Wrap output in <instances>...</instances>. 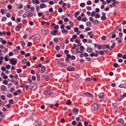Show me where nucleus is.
<instances>
[{
	"label": "nucleus",
	"instance_id": "nucleus-1",
	"mask_svg": "<svg viewBox=\"0 0 126 126\" xmlns=\"http://www.w3.org/2000/svg\"><path fill=\"white\" fill-rule=\"evenodd\" d=\"M10 62L12 65H16L17 62V60L15 58H12L10 60Z\"/></svg>",
	"mask_w": 126,
	"mask_h": 126
},
{
	"label": "nucleus",
	"instance_id": "nucleus-2",
	"mask_svg": "<svg viewBox=\"0 0 126 126\" xmlns=\"http://www.w3.org/2000/svg\"><path fill=\"white\" fill-rule=\"evenodd\" d=\"M44 94L46 95H50L52 93V92L51 90H48L45 91L44 92Z\"/></svg>",
	"mask_w": 126,
	"mask_h": 126
},
{
	"label": "nucleus",
	"instance_id": "nucleus-3",
	"mask_svg": "<svg viewBox=\"0 0 126 126\" xmlns=\"http://www.w3.org/2000/svg\"><path fill=\"white\" fill-rule=\"evenodd\" d=\"M93 108L96 111L98 109L99 107L97 104L95 103L93 104Z\"/></svg>",
	"mask_w": 126,
	"mask_h": 126
},
{
	"label": "nucleus",
	"instance_id": "nucleus-4",
	"mask_svg": "<svg viewBox=\"0 0 126 126\" xmlns=\"http://www.w3.org/2000/svg\"><path fill=\"white\" fill-rule=\"evenodd\" d=\"M36 87V86L35 85V84L34 83H33L31 84L30 88L31 89L34 90Z\"/></svg>",
	"mask_w": 126,
	"mask_h": 126
},
{
	"label": "nucleus",
	"instance_id": "nucleus-5",
	"mask_svg": "<svg viewBox=\"0 0 126 126\" xmlns=\"http://www.w3.org/2000/svg\"><path fill=\"white\" fill-rule=\"evenodd\" d=\"M58 63L60 64V66H67V64L65 63L61 62L59 61L58 62Z\"/></svg>",
	"mask_w": 126,
	"mask_h": 126
},
{
	"label": "nucleus",
	"instance_id": "nucleus-6",
	"mask_svg": "<svg viewBox=\"0 0 126 126\" xmlns=\"http://www.w3.org/2000/svg\"><path fill=\"white\" fill-rule=\"evenodd\" d=\"M21 23H20L18 25H17L16 27L15 30L17 31H19L20 29V26L21 25Z\"/></svg>",
	"mask_w": 126,
	"mask_h": 126
},
{
	"label": "nucleus",
	"instance_id": "nucleus-7",
	"mask_svg": "<svg viewBox=\"0 0 126 126\" xmlns=\"http://www.w3.org/2000/svg\"><path fill=\"white\" fill-rule=\"evenodd\" d=\"M98 55V53H95L94 52H93L90 54V56L91 57L94 56L96 57Z\"/></svg>",
	"mask_w": 126,
	"mask_h": 126
},
{
	"label": "nucleus",
	"instance_id": "nucleus-8",
	"mask_svg": "<svg viewBox=\"0 0 126 126\" xmlns=\"http://www.w3.org/2000/svg\"><path fill=\"white\" fill-rule=\"evenodd\" d=\"M119 87L121 88H124L125 89H126V83H124L120 85L119 86Z\"/></svg>",
	"mask_w": 126,
	"mask_h": 126
},
{
	"label": "nucleus",
	"instance_id": "nucleus-9",
	"mask_svg": "<svg viewBox=\"0 0 126 126\" xmlns=\"http://www.w3.org/2000/svg\"><path fill=\"white\" fill-rule=\"evenodd\" d=\"M67 70L69 71H74L75 69L73 67L70 66L67 68Z\"/></svg>",
	"mask_w": 126,
	"mask_h": 126
},
{
	"label": "nucleus",
	"instance_id": "nucleus-10",
	"mask_svg": "<svg viewBox=\"0 0 126 126\" xmlns=\"http://www.w3.org/2000/svg\"><path fill=\"white\" fill-rule=\"evenodd\" d=\"M34 37L38 40H40V39L41 37L39 34H36L34 35Z\"/></svg>",
	"mask_w": 126,
	"mask_h": 126
},
{
	"label": "nucleus",
	"instance_id": "nucleus-11",
	"mask_svg": "<svg viewBox=\"0 0 126 126\" xmlns=\"http://www.w3.org/2000/svg\"><path fill=\"white\" fill-rule=\"evenodd\" d=\"M84 94L87 96H90L91 97H93V95L92 94L89 92H86L84 93Z\"/></svg>",
	"mask_w": 126,
	"mask_h": 126
},
{
	"label": "nucleus",
	"instance_id": "nucleus-12",
	"mask_svg": "<svg viewBox=\"0 0 126 126\" xmlns=\"http://www.w3.org/2000/svg\"><path fill=\"white\" fill-rule=\"evenodd\" d=\"M48 30H44V29H42L41 30V32L43 34H46L48 33Z\"/></svg>",
	"mask_w": 126,
	"mask_h": 126
},
{
	"label": "nucleus",
	"instance_id": "nucleus-13",
	"mask_svg": "<svg viewBox=\"0 0 126 126\" xmlns=\"http://www.w3.org/2000/svg\"><path fill=\"white\" fill-rule=\"evenodd\" d=\"M41 125V123L39 121H38L35 122L34 124V125L35 126H39Z\"/></svg>",
	"mask_w": 126,
	"mask_h": 126
},
{
	"label": "nucleus",
	"instance_id": "nucleus-14",
	"mask_svg": "<svg viewBox=\"0 0 126 126\" xmlns=\"http://www.w3.org/2000/svg\"><path fill=\"white\" fill-rule=\"evenodd\" d=\"M86 50L89 53L92 52L93 50L92 48L89 47H87L86 49Z\"/></svg>",
	"mask_w": 126,
	"mask_h": 126
},
{
	"label": "nucleus",
	"instance_id": "nucleus-15",
	"mask_svg": "<svg viewBox=\"0 0 126 126\" xmlns=\"http://www.w3.org/2000/svg\"><path fill=\"white\" fill-rule=\"evenodd\" d=\"M46 68L45 67V66H43L41 68V72L42 73H43L46 71Z\"/></svg>",
	"mask_w": 126,
	"mask_h": 126
},
{
	"label": "nucleus",
	"instance_id": "nucleus-16",
	"mask_svg": "<svg viewBox=\"0 0 126 126\" xmlns=\"http://www.w3.org/2000/svg\"><path fill=\"white\" fill-rule=\"evenodd\" d=\"M1 89L3 91H5L7 89V88L4 85H2L1 87Z\"/></svg>",
	"mask_w": 126,
	"mask_h": 126
},
{
	"label": "nucleus",
	"instance_id": "nucleus-17",
	"mask_svg": "<svg viewBox=\"0 0 126 126\" xmlns=\"http://www.w3.org/2000/svg\"><path fill=\"white\" fill-rule=\"evenodd\" d=\"M104 95V94L103 93H100L98 95L99 97L100 98H102Z\"/></svg>",
	"mask_w": 126,
	"mask_h": 126
},
{
	"label": "nucleus",
	"instance_id": "nucleus-18",
	"mask_svg": "<svg viewBox=\"0 0 126 126\" xmlns=\"http://www.w3.org/2000/svg\"><path fill=\"white\" fill-rule=\"evenodd\" d=\"M58 30H55L54 31H51V33L52 35H56Z\"/></svg>",
	"mask_w": 126,
	"mask_h": 126
},
{
	"label": "nucleus",
	"instance_id": "nucleus-19",
	"mask_svg": "<svg viewBox=\"0 0 126 126\" xmlns=\"http://www.w3.org/2000/svg\"><path fill=\"white\" fill-rule=\"evenodd\" d=\"M32 1L33 3L34 4L36 3L38 4L39 3V1L38 0H32Z\"/></svg>",
	"mask_w": 126,
	"mask_h": 126
},
{
	"label": "nucleus",
	"instance_id": "nucleus-20",
	"mask_svg": "<svg viewBox=\"0 0 126 126\" xmlns=\"http://www.w3.org/2000/svg\"><path fill=\"white\" fill-rule=\"evenodd\" d=\"M88 35L90 36V37L91 38H93V35L92 33V32H88Z\"/></svg>",
	"mask_w": 126,
	"mask_h": 126
},
{
	"label": "nucleus",
	"instance_id": "nucleus-21",
	"mask_svg": "<svg viewBox=\"0 0 126 126\" xmlns=\"http://www.w3.org/2000/svg\"><path fill=\"white\" fill-rule=\"evenodd\" d=\"M99 23V21L97 20H96L95 21H93L92 23L94 25H97Z\"/></svg>",
	"mask_w": 126,
	"mask_h": 126
},
{
	"label": "nucleus",
	"instance_id": "nucleus-22",
	"mask_svg": "<svg viewBox=\"0 0 126 126\" xmlns=\"http://www.w3.org/2000/svg\"><path fill=\"white\" fill-rule=\"evenodd\" d=\"M119 122H120V123L121 124L123 125L124 123V121L122 119L120 118L119 119Z\"/></svg>",
	"mask_w": 126,
	"mask_h": 126
},
{
	"label": "nucleus",
	"instance_id": "nucleus-23",
	"mask_svg": "<svg viewBox=\"0 0 126 126\" xmlns=\"http://www.w3.org/2000/svg\"><path fill=\"white\" fill-rule=\"evenodd\" d=\"M116 104V103H114L112 105V106L113 108H114V110H116L117 109V107Z\"/></svg>",
	"mask_w": 126,
	"mask_h": 126
},
{
	"label": "nucleus",
	"instance_id": "nucleus-24",
	"mask_svg": "<svg viewBox=\"0 0 126 126\" xmlns=\"http://www.w3.org/2000/svg\"><path fill=\"white\" fill-rule=\"evenodd\" d=\"M46 5L45 4H42L40 5V7L41 9L46 7Z\"/></svg>",
	"mask_w": 126,
	"mask_h": 126
},
{
	"label": "nucleus",
	"instance_id": "nucleus-25",
	"mask_svg": "<svg viewBox=\"0 0 126 126\" xmlns=\"http://www.w3.org/2000/svg\"><path fill=\"white\" fill-rule=\"evenodd\" d=\"M79 111V109L76 108H74L73 110V111L74 112H78Z\"/></svg>",
	"mask_w": 126,
	"mask_h": 126
},
{
	"label": "nucleus",
	"instance_id": "nucleus-26",
	"mask_svg": "<svg viewBox=\"0 0 126 126\" xmlns=\"http://www.w3.org/2000/svg\"><path fill=\"white\" fill-rule=\"evenodd\" d=\"M80 14V12L79 11L76 12H75V17L76 18L77 17V16H78Z\"/></svg>",
	"mask_w": 126,
	"mask_h": 126
},
{
	"label": "nucleus",
	"instance_id": "nucleus-27",
	"mask_svg": "<svg viewBox=\"0 0 126 126\" xmlns=\"http://www.w3.org/2000/svg\"><path fill=\"white\" fill-rule=\"evenodd\" d=\"M27 60L26 59H24L21 60V63L23 64H25L26 63Z\"/></svg>",
	"mask_w": 126,
	"mask_h": 126
},
{
	"label": "nucleus",
	"instance_id": "nucleus-28",
	"mask_svg": "<svg viewBox=\"0 0 126 126\" xmlns=\"http://www.w3.org/2000/svg\"><path fill=\"white\" fill-rule=\"evenodd\" d=\"M20 42L22 45V47H24L26 45L25 43L23 41H21Z\"/></svg>",
	"mask_w": 126,
	"mask_h": 126
},
{
	"label": "nucleus",
	"instance_id": "nucleus-29",
	"mask_svg": "<svg viewBox=\"0 0 126 126\" xmlns=\"http://www.w3.org/2000/svg\"><path fill=\"white\" fill-rule=\"evenodd\" d=\"M69 24L70 25V26L71 27H72L74 25V23L71 20L69 21Z\"/></svg>",
	"mask_w": 126,
	"mask_h": 126
},
{
	"label": "nucleus",
	"instance_id": "nucleus-30",
	"mask_svg": "<svg viewBox=\"0 0 126 126\" xmlns=\"http://www.w3.org/2000/svg\"><path fill=\"white\" fill-rule=\"evenodd\" d=\"M105 47L107 48H108L110 50L112 49L110 47V45L108 44L105 45Z\"/></svg>",
	"mask_w": 126,
	"mask_h": 126
},
{
	"label": "nucleus",
	"instance_id": "nucleus-31",
	"mask_svg": "<svg viewBox=\"0 0 126 126\" xmlns=\"http://www.w3.org/2000/svg\"><path fill=\"white\" fill-rule=\"evenodd\" d=\"M23 6L22 4H19L17 7V8L19 9H21L23 8Z\"/></svg>",
	"mask_w": 126,
	"mask_h": 126
},
{
	"label": "nucleus",
	"instance_id": "nucleus-32",
	"mask_svg": "<svg viewBox=\"0 0 126 126\" xmlns=\"http://www.w3.org/2000/svg\"><path fill=\"white\" fill-rule=\"evenodd\" d=\"M80 6L81 7H83L85 6V4L84 2L80 4Z\"/></svg>",
	"mask_w": 126,
	"mask_h": 126
},
{
	"label": "nucleus",
	"instance_id": "nucleus-33",
	"mask_svg": "<svg viewBox=\"0 0 126 126\" xmlns=\"http://www.w3.org/2000/svg\"><path fill=\"white\" fill-rule=\"evenodd\" d=\"M61 32L62 33H63L64 32L68 33V31L65 29H63L62 31Z\"/></svg>",
	"mask_w": 126,
	"mask_h": 126
},
{
	"label": "nucleus",
	"instance_id": "nucleus-34",
	"mask_svg": "<svg viewBox=\"0 0 126 126\" xmlns=\"http://www.w3.org/2000/svg\"><path fill=\"white\" fill-rule=\"evenodd\" d=\"M106 17L105 16H102L101 17V19L103 20H104L106 19Z\"/></svg>",
	"mask_w": 126,
	"mask_h": 126
},
{
	"label": "nucleus",
	"instance_id": "nucleus-35",
	"mask_svg": "<svg viewBox=\"0 0 126 126\" xmlns=\"http://www.w3.org/2000/svg\"><path fill=\"white\" fill-rule=\"evenodd\" d=\"M55 49L57 51L59 50L60 49V47L59 46L57 45L56 46L55 48Z\"/></svg>",
	"mask_w": 126,
	"mask_h": 126
},
{
	"label": "nucleus",
	"instance_id": "nucleus-36",
	"mask_svg": "<svg viewBox=\"0 0 126 126\" xmlns=\"http://www.w3.org/2000/svg\"><path fill=\"white\" fill-rule=\"evenodd\" d=\"M6 96L10 98L12 97L13 95L12 94H7L6 95Z\"/></svg>",
	"mask_w": 126,
	"mask_h": 126
},
{
	"label": "nucleus",
	"instance_id": "nucleus-37",
	"mask_svg": "<svg viewBox=\"0 0 126 126\" xmlns=\"http://www.w3.org/2000/svg\"><path fill=\"white\" fill-rule=\"evenodd\" d=\"M31 55V53H28L25 54V56L26 57L30 56Z\"/></svg>",
	"mask_w": 126,
	"mask_h": 126
},
{
	"label": "nucleus",
	"instance_id": "nucleus-38",
	"mask_svg": "<svg viewBox=\"0 0 126 126\" xmlns=\"http://www.w3.org/2000/svg\"><path fill=\"white\" fill-rule=\"evenodd\" d=\"M15 90V89L14 88L12 87L10 89L9 91L11 92L12 93Z\"/></svg>",
	"mask_w": 126,
	"mask_h": 126
},
{
	"label": "nucleus",
	"instance_id": "nucleus-39",
	"mask_svg": "<svg viewBox=\"0 0 126 126\" xmlns=\"http://www.w3.org/2000/svg\"><path fill=\"white\" fill-rule=\"evenodd\" d=\"M95 13L94 12H92L91 13V15L92 17L94 16L95 15Z\"/></svg>",
	"mask_w": 126,
	"mask_h": 126
},
{
	"label": "nucleus",
	"instance_id": "nucleus-40",
	"mask_svg": "<svg viewBox=\"0 0 126 126\" xmlns=\"http://www.w3.org/2000/svg\"><path fill=\"white\" fill-rule=\"evenodd\" d=\"M79 30V28L78 27H75L74 29V31L75 32H77Z\"/></svg>",
	"mask_w": 126,
	"mask_h": 126
},
{
	"label": "nucleus",
	"instance_id": "nucleus-41",
	"mask_svg": "<svg viewBox=\"0 0 126 126\" xmlns=\"http://www.w3.org/2000/svg\"><path fill=\"white\" fill-rule=\"evenodd\" d=\"M91 23L89 22H87L86 23V25L87 26H91Z\"/></svg>",
	"mask_w": 126,
	"mask_h": 126
},
{
	"label": "nucleus",
	"instance_id": "nucleus-42",
	"mask_svg": "<svg viewBox=\"0 0 126 126\" xmlns=\"http://www.w3.org/2000/svg\"><path fill=\"white\" fill-rule=\"evenodd\" d=\"M71 102L70 99H68L67 101V104L68 105H70L71 103Z\"/></svg>",
	"mask_w": 126,
	"mask_h": 126
},
{
	"label": "nucleus",
	"instance_id": "nucleus-43",
	"mask_svg": "<svg viewBox=\"0 0 126 126\" xmlns=\"http://www.w3.org/2000/svg\"><path fill=\"white\" fill-rule=\"evenodd\" d=\"M1 98L2 99L4 100L5 98V96L4 95H2L1 96Z\"/></svg>",
	"mask_w": 126,
	"mask_h": 126
},
{
	"label": "nucleus",
	"instance_id": "nucleus-44",
	"mask_svg": "<svg viewBox=\"0 0 126 126\" xmlns=\"http://www.w3.org/2000/svg\"><path fill=\"white\" fill-rule=\"evenodd\" d=\"M87 18L86 17H83V18L82 19V21L83 22H86L87 21Z\"/></svg>",
	"mask_w": 126,
	"mask_h": 126
},
{
	"label": "nucleus",
	"instance_id": "nucleus-45",
	"mask_svg": "<svg viewBox=\"0 0 126 126\" xmlns=\"http://www.w3.org/2000/svg\"><path fill=\"white\" fill-rule=\"evenodd\" d=\"M85 59H87V61H91V59L89 57H86Z\"/></svg>",
	"mask_w": 126,
	"mask_h": 126
},
{
	"label": "nucleus",
	"instance_id": "nucleus-46",
	"mask_svg": "<svg viewBox=\"0 0 126 126\" xmlns=\"http://www.w3.org/2000/svg\"><path fill=\"white\" fill-rule=\"evenodd\" d=\"M22 71V70L21 69H19L17 70V72L18 73H20Z\"/></svg>",
	"mask_w": 126,
	"mask_h": 126
},
{
	"label": "nucleus",
	"instance_id": "nucleus-47",
	"mask_svg": "<svg viewBox=\"0 0 126 126\" xmlns=\"http://www.w3.org/2000/svg\"><path fill=\"white\" fill-rule=\"evenodd\" d=\"M3 83L5 85H6L8 83V81L7 80H4L3 81Z\"/></svg>",
	"mask_w": 126,
	"mask_h": 126
},
{
	"label": "nucleus",
	"instance_id": "nucleus-48",
	"mask_svg": "<svg viewBox=\"0 0 126 126\" xmlns=\"http://www.w3.org/2000/svg\"><path fill=\"white\" fill-rule=\"evenodd\" d=\"M58 11L60 13H62L63 11V9L62 8H59L58 9Z\"/></svg>",
	"mask_w": 126,
	"mask_h": 126
},
{
	"label": "nucleus",
	"instance_id": "nucleus-49",
	"mask_svg": "<svg viewBox=\"0 0 126 126\" xmlns=\"http://www.w3.org/2000/svg\"><path fill=\"white\" fill-rule=\"evenodd\" d=\"M92 4V1L90 0H88L87 2V4L88 5H91Z\"/></svg>",
	"mask_w": 126,
	"mask_h": 126
},
{
	"label": "nucleus",
	"instance_id": "nucleus-50",
	"mask_svg": "<svg viewBox=\"0 0 126 126\" xmlns=\"http://www.w3.org/2000/svg\"><path fill=\"white\" fill-rule=\"evenodd\" d=\"M117 5V4L116 3H113L112 4L110 5L109 6L110 7H111L112 5H113V6H114L115 5V6H116Z\"/></svg>",
	"mask_w": 126,
	"mask_h": 126
},
{
	"label": "nucleus",
	"instance_id": "nucleus-51",
	"mask_svg": "<svg viewBox=\"0 0 126 126\" xmlns=\"http://www.w3.org/2000/svg\"><path fill=\"white\" fill-rule=\"evenodd\" d=\"M71 27L70 26L68 25L66 26V29L69 30L71 29Z\"/></svg>",
	"mask_w": 126,
	"mask_h": 126
},
{
	"label": "nucleus",
	"instance_id": "nucleus-52",
	"mask_svg": "<svg viewBox=\"0 0 126 126\" xmlns=\"http://www.w3.org/2000/svg\"><path fill=\"white\" fill-rule=\"evenodd\" d=\"M37 77V80H40V76L39 74H36Z\"/></svg>",
	"mask_w": 126,
	"mask_h": 126
},
{
	"label": "nucleus",
	"instance_id": "nucleus-53",
	"mask_svg": "<svg viewBox=\"0 0 126 126\" xmlns=\"http://www.w3.org/2000/svg\"><path fill=\"white\" fill-rule=\"evenodd\" d=\"M11 66L9 64H8L6 66V68L7 69H9L10 68Z\"/></svg>",
	"mask_w": 126,
	"mask_h": 126
},
{
	"label": "nucleus",
	"instance_id": "nucleus-54",
	"mask_svg": "<svg viewBox=\"0 0 126 126\" xmlns=\"http://www.w3.org/2000/svg\"><path fill=\"white\" fill-rule=\"evenodd\" d=\"M86 9L87 10H91L92 9V8L91 7L89 6H87L86 7Z\"/></svg>",
	"mask_w": 126,
	"mask_h": 126
},
{
	"label": "nucleus",
	"instance_id": "nucleus-55",
	"mask_svg": "<svg viewBox=\"0 0 126 126\" xmlns=\"http://www.w3.org/2000/svg\"><path fill=\"white\" fill-rule=\"evenodd\" d=\"M1 69L2 71H4L6 70V68L5 67L2 66L1 67Z\"/></svg>",
	"mask_w": 126,
	"mask_h": 126
},
{
	"label": "nucleus",
	"instance_id": "nucleus-56",
	"mask_svg": "<svg viewBox=\"0 0 126 126\" xmlns=\"http://www.w3.org/2000/svg\"><path fill=\"white\" fill-rule=\"evenodd\" d=\"M0 12L1 14H3L5 12V10L3 9H1L0 10Z\"/></svg>",
	"mask_w": 126,
	"mask_h": 126
},
{
	"label": "nucleus",
	"instance_id": "nucleus-57",
	"mask_svg": "<svg viewBox=\"0 0 126 126\" xmlns=\"http://www.w3.org/2000/svg\"><path fill=\"white\" fill-rule=\"evenodd\" d=\"M77 18L78 21H80L81 19V17L80 16H79L78 17H77Z\"/></svg>",
	"mask_w": 126,
	"mask_h": 126
},
{
	"label": "nucleus",
	"instance_id": "nucleus-58",
	"mask_svg": "<svg viewBox=\"0 0 126 126\" xmlns=\"http://www.w3.org/2000/svg\"><path fill=\"white\" fill-rule=\"evenodd\" d=\"M91 29V28L89 27H87L85 29V32L88 31L90 30Z\"/></svg>",
	"mask_w": 126,
	"mask_h": 126
},
{
	"label": "nucleus",
	"instance_id": "nucleus-59",
	"mask_svg": "<svg viewBox=\"0 0 126 126\" xmlns=\"http://www.w3.org/2000/svg\"><path fill=\"white\" fill-rule=\"evenodd\" d=\"M7 8L9 9L10 10L12 8V6L10 4H9L8 5Z\"/></svg>",
	"mask_w": 126,
	"mask_h": 126
},
{
	"label": "nucleus",
	"instance_id": "nucleus-60",
	"mask_svg": "<svg viewBox=\"0 0 126 126\" xmlns=\"http://www.w3.org/2000/svg\"><path fill=\"white\" fill-rule=\"evenodd\" d=\"M9 103L11 104H12L13 102V99H11L9 100Z\"/></svg>",
	"mask_w": 126,
	"mask_h": 126
},
{
	"label": "nucleus",
	"instance_id": "nucleus-61",
	"mask_svg": "<svg viewBox=\"0 0 126 126\" xmlns=\"http://www.w3.org/2000/svg\"><path fill=\"white\" fill-rule=\"evenodd\" d=\"M54 41L56 42H58L59 41V39L57 38H55L54 39Z\"/></svg>",
	"mask_w": 126,
	"mask_h": 126
},
{
	"label": "nucleus",
	"instance_id": "nucleus-62",
	"mask_svg": "<svg viewBox=\"0 0 126 126\" xmlns=\"http://www.w3.org/2000/svg\"><path fill=\"white\" fill-rule=\"evenodd\" d=\"M106 36H104L101 37V39L103 40H105L106 39Z\"/></svg>",
	"mask_w": 126,
	"mask_h": 126
},
{
	"label": "nucleus",
	"instance_id": "nucleus-63",
	"mask_svg": "<svg viewBox=\"0 0 126 126\" xmlns=\"http://www.w3.org/2000/svg\"><path fill=\"white\" fill-rule=\"evenodd\" d=\"M72 124L73 125H76L77 124V122L75 121H73L72 122Z\"/></svg>",
	"mask_w": 126,
	"mask_h": 126
},
{
	"label": "nucleus",
	"instance_id": "nucleus-64",
	"mask_svg": "<svg viewBox=\"0 0 126 126\" xmlns=\"http://www.w3.org/2000/svg\"><path fill=\"white\" fill-rule=\"evenodd\" d=\"M49 79V77L48 76H46L45 77V80L47 81Z\"/></svg>",
	"mask_w": 126,
	"mask_h": 126
}]
</instances>
